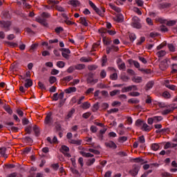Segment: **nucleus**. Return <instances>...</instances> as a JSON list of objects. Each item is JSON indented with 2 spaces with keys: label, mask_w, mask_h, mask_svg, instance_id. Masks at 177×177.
Returning <instances> with one entry per match:
<instances>
[{
  "label": "nucleus",
  "mask_w": 177,
  "mask_h": 177,
  "mask_svg": "<svg viewBox=\"0 0 177 177\" xmlns=\"http://www.w3.org/2000/svg\"><path fill=\"white\" fill-rule=\"evenodd\" d=\"M95 10V12H96V13L97 14V15H99V16H103V15H104V12H105V10H104V9H103L102 10V11H101L99 8H96L95 10Z\"/></svg>",
  "instance_id": "obj_35"
},
{
  "label": "nucleus",
  "mask_w": 177,
  "mask_h": 177,
  "mask_svg": "<svg viewBox=\"0 0 177 177\" xmlns=\"http://www.w3.org/2000/svg\"><path fill=\"white\" fill-rule=\"evenodd\" d=\"M94 74L92 73H89L88 74V77H87V84H91V85H95V84H97V82L99 81V80L97 79H93L94 77Z\"/></svg>",
  "instance_id": "obj_2"
},
{
  "label": "nucleus",
  "mask_w": 177,
  "mask_h": 177,
  "mask_svg": "<svg viewBox=\"0 0 177 177\" xmlns=\"http://www.w3.org/2000/svg\"><path fill=\"white\" fill-rule=\"evenodd\" d=\"M141 129H142L143 131H145L146 132H149L151 131V127L149 126L147 123L144 122Z\"/></svg>",
  "instance_id": "obj_17"
},
{
  "label": "nucleus",
  "mask_w": 177,
  "mask_h": 177,
  "mask_svg": "<svg viewBox=\"0 0 177 177\" xmlns=\"http://www.w3.org/2000/svg\"><path fill=\"white\" fill-rule=\"evenodd\" d=\"M107 75V73H106V71L102 70L100 73V78H106V76Z\"/></svg>",
  "instance_id": "obj_43"
},
{
  "label": "nucleus",
  "mask_w": 177,
  "mask_h": 177,
  "mask_svg": "<svg viewBox=\"0 0 177 177\" xmlns=\"http://www.w3.org/2000/svg\"><path fill=\"white\" fill-rule=\"evenodd\" d=\"M131 26L134 28H142V24H140V19L138 17H133L132 18Z\"/></svg>",
  "instance_id": "obj_1"
},
{
  "label": "nucleus",
  "mask_w": 177,
  "mask_h": 177,
  "mask_svg": "<svg viewBox=\"0 0 177 177\" xmlns=\"http://www.w3.org/2000/svg\"><path fill=\"white\" fill-rule=\"evenodd\" d=\"M55 8L58 10V12H66V10L64 8L59 6H55Z\"/></svg>",
  "instance_id": "obj_50"
},
{
  "label": "nucleus",
  "mask_w": 177,
  "mask_h": 177,
  "mask_svg": "<svg viewBox=\"0 0 177 177\" xmlns=\"http://www.w3.org/2000/svg\"><path fill=\"white\" fill-rule=\"evenodd\" d=\"M0 27H1V28H4L5 31H9L10 30L9 28L12 26V23L9 21H0Z\"/></svg>",
  "instance_id": "obj_3"
},
{
  "label": "nucleus",
  "mask_w": 177,
  "mask_h": 177,
  "mask_svg": "<svg viewBox=\"0 0 177 177\" xmlns=\"http://www.w3.org/2000/svg\"><path fill=\"white\" fill-rule=\"evenodd\" d=\"M66 66V63L63 61H58L57 62V66L59 67V68H63Z\"/></svg>",
  "instance_id": "obj_30"
},
{
  "label": "nucleus",
  "mask_w": 177,
  "mask_h": 177,
  "mask_svg": "<svg viewBox=\"0 0 177 177\" xmlns=\"http://www.w3.org/2000/svg\"><path fill=\"white\" fill-rule=\"evenodd\" d=\"M80 62H83L84 63H88L89 62H92V58L82 57L80 59Z\"/></svg>",
  "instance_id": "obj_45"
},
{
  "label": "nucleus",
  "mask_w": 177,
  "mask_h": 177,
  "mask_svg": "<svg viewBox=\"0 0 177 177\" xmlns=\"http://www.w3.org/2000/svg\"><path fill=\"white\" fill-rule=\"evenodd\" d=\"M95 161L96 159L95 158L88 159V161L86 162V165H87V167H91V165H93V164H95Z\"/></svg>",
  "instance_id": "obj_25"
},
{
  "label": "nucleus",
  "mask_w": 177,
  "mask_h": 177,
  "mask_svg": "<svg viewBox=\"0 0 177 177\" xmlns=\"http://www.w3.org/2000/svg\"><path fill=\"white\" fill-rule=\"evenodd\" d=\"M161 175H162V177H172L171 176V174L167 173V172L162 173Z\"/></svg>",
  "instance_id": "obj_64"
},
{
  "label": "nucleus",
  "mask_w": 177,
  "mask_h": 177,
  "mask_svg": "<svg viewBox=\"0 0 177 177\" xmlns=\"http://www.w3.org/2000/svg\"><path fill=\"white\" fill-rule=\"evenodd\" d=\"M131 80L133 82H135L136 84H140L142 82V77H133L131 78Z\"/></svg>",
  "instance_id": "obj_28"
},
{
  "label": "nucleus",
  "mask_w": 177,
  "mask_h": 177,
  "mask_svg": "<svg viewBox=\"0 0 177 177\" xmlns=\"http://www.w3.org/2000/svg\"><path fill=\"white\" fill-rule=\"evenodd\" d=\"M79 22L80 23V24H82L85 27H88V21H86V18L82 17H80Z\"/></svg>",
  "instance_id": "obj_15"
},
{
  "label": "nucleus",
  "mask_w": 177,
  "mask_h": 177,
  "mask_svg": "<svg viewBox=\"0 0 177 177\" xmlns=\"http://www.w3.org/2000/svg\"><path fill=\"white\" fill-rule=\"evenodd\" d=\"M153 118V122H159V121H162V117L161 116H154Z\"/></svg>",
  "instance_id": "obj_39"
},
{
  "label": "nucleus",
  "mask_w": 177,
  "mask_h": 177,
  "mask_svg": "<svg viewBox=\"0 0 177 177\" xmlns=\"http://www.w3.org/2000/svg\"><path fill=\"white\" fill-rule=\"evenodd\" d=\"M26 84H24L25 88H30V86H32V80L31 79H26Z\"/></svg>",
  "instance_id": "obj_24"
},
{
  "label": "nucleus",
  "mask_w": 177,
  "mask_h": 177,
  "mask_svg": "<svg viewBox=\"0 0 177 177\" xmlns=\"http://www.w3.org/2000/svg\"><path fill=\"white\" fill-rule=\"evenodd\" d=\"M110 79L113 81H115L118 79V74L117 73H114L112 75H110Z\"/></svg>",
  "instance_id": "obj_33"
},
{
  "label": "nucleus",
  "mask_w": 177,
  "mask_h": 177,
  "mask_svg": "<svg viewBox=\"0 0 177 177\" xmlns=\"http://www.w3.org/2000/svg\"><path fill=\"white\" fill-rule=\"evenodd\" d=\"M171 5L169 3H162L159 5L160 9H165L167 8H171Z\"/></svg>",
  "instance_id": "obj_18"
},
{
  "label": "nucleus",
  "mask_w": 177,
  "mask_h": 177,
  "mask_svg": "<svg viewBox=\"0 0 177 177\" xmlns=\"http://www.w3.org/2000/svg\"><path fill=\"white\" fill-rule=\"evenodd\" d=\"M65 93H73V92H77V88L73 86L69 87L64 90Z\"/></svg>",
  "instance_id": "obj_16"
},
{
  "label": "nucleus",
  "mask_w": 177,
  "mask_h": 177,
  "mask_svg": "<svg viewBox=\"0 0 177 177\" xmlns=\"http://www.w3.org/2000/svg\"><path fill=\"white\" fill-rule=\"evenodd\" d=\"M74 113H75V109H72L71 111H69L67 115L65 117V121H68V120H70V118L73 117Z\"/></svg>",
  "instance_id": "obj_10"
},
{
  "label": "nucleus",
  "mask_w": 177,
  "mask_h": 177,
  "mask_svg": "<svg viewBox=\"0 0 177 177\" xmlns=\"http://www.w3.org/2000/svg\"><path fill=\"white\" fill-rule=\"evenodd\" d=\"M146 41V38L145 37H142L140 39V41L137 42V45H141L142 42H145Z\"/></svg>",
  "instance_id": "obj_63"
},
{
  "label": "nucleus",
  "mask_w": 177,
  "mask_h": 177,
  "mask_svg": "<svg viewBox=\"0 0 177 177\" xmlns=\"http://www.w3.org/2000/svg\"><path fill=\"white\" fill-rule=\"evenodd\" d=\"M60 151L63 154H64V153H68V151H70V148H68V147H67L66 145H62L60 149Z\"/></svg>",
  "instance_id": "obj_19"
},
{
  "label": "nucleus",
  "mask_w": 177,
  "mask_h": 177,
  "mask_svg": "<svg viewBox=\"0 0 177 177\" xmlns=\"http://www.w3.org/2000/svg\"><path fill=\"white\" fill-rule=\"evenodd\" d=\"M4 109H5L6 111H7V113H8V114L12 115L13 113V111H12V109H10V106H5Z\"/></svg>",
  "instance_id": "obj_51"
},
{
  "label": "nucleus",
  "mask_w": 177,
  "mask_h": 177,
  "mask_svg": "<svg viewBox=\"0 0 177 177\" xmlns=\"http://www.w3.org/2000/svg\"><path fill=\"white\" fill-rule=\"evenodd\" d=\"M151 149L152 150H153V151H157V150L160 149V145H158V143H153L151 145Z\"/></svg>",
  "instance_id": "obj_29"
},
{
  "label": "nucleus",
  "mask_w": 177,
  "mask_h": 177,
  "mask_svg": "<svg viewBox=\"0 0 177 177\" xmlns=\"http://www.w3.org/2000/svg\"><path fill=\"white\" fill-rule=\"evenodd\" d=\"M75 70V66H70L67 69V73H68L69 74H71V73H73Z\"/></svg>",
  "instance_id": "obj_55"
},
{
  "label": "nucleus",
  "mask_w": 177,
  "mask_h": 177,
  "mask_svg": "<svg viewBox=\"0 0 177 177\" xmlns=\"http://www.w3.org/2000/svg\"><path fill=\"white\" fill-rule=\"evenodd\" d=\"M139 100L138 99H133V98H131V99H129L128 100V103H130L131 104H138V103H139Z\"/></svg>",
  "instance_id": "obj_31"
},
{
  "label": "nucleus",
  "mask_w": 177,
  "mask_h": 177,
  "mask_svg": "<svg viewBox=\"0 0 177 177\" xmlns=\"http://www.w3.org/2000/svg\"><path fill=\"white\" fill-rule=\"evenodd\" d=\"M68 4L73 6V8H77V6L81 5V3L78 0H71L68 1Z\"/></svg>",
  "instance_id": "obj_9"
},
{
  "label": "nucleus",
  "mask_w": 177,
  "mask_h": 177,
  "mask_svg": "<svg viewBox=\"0 0 177 177\" xmlns=\"http://www.w3.org/2000/svg\"><path fill=\"white\" fill-rule=\"evenodd\" d=\"M111 50H112V52H118V50H120V48H118V46H111L110 47Z\"/></svg>",
  "instance_id": "obj_48"
},
{
  "label": "nucleus",
  "mask_w": 177,
  "mask_h": 177,
  "mask_svg": "<svg viewBox=\"0 0 177 177\" xmlns=\"http://www.w3.org/2000/svg\"><path fill=\"white\" fill-rule=\"evenodd\" d=\"M145 124V121L138 119L137 120V121L136 122V127H138V128H141L142 127H143V124Z\"/></svg>",
  "instance_id": "obj_21"
},
{
  "label": "nucleus",
  "mask_w": 177,
  "mask_h": 177,
  "mask_svg": "<svg viewBox=\"0 0 177 177\" xmlns=\"http://www.w3.org/2000/svg\"><path fill=\"white\" fill-rule=\"evenodd\" d=\"M92 115V113L91 112H86L82 115L83 118H85L87 120V118H89Z\"/></svg>",
  "instance_id": "obj_52"
},
{
  "label": "nucleus",
  "mask_w": 177,
  "mask_h": 177,
  "mask_svg": "<svg viewBox=\"0 0 177 177\" xmlns=\"http://www.w3.org/2000/svg\"><path fill=\"white\" fill-rule=\"evenodd\" d=\"M105 146L109 149H117V145L113 141L105 142Z\"/></svg>",
  "instance_id": "obj_8"
},
{
  "label": "nucleus",
  "mask_w": 177,
  "mask_h": 177,
  "mask_svg": "<svg viewBox=\"0 0 177 177\" xmlns=\"http://www.w3.org/2000/svg\"><path fill=\"white\" fill-rule=\"evenodd\" d=\"M56 81H57V79L56 78V77L50 76L49 77V82H50V84H55V82H56Z\"/></svg>",
  "instance_id": "obj_40"
},
{
  "label": "nucleus",
  "mask_w": 177,
  "mask_h": 177,
  "mask_svg": "<svg viewBox=\"0 0 177 177\" xmlns=\"http://www.w3.org/2000/svg\"><path fill=\"white\" fill-rule=\"evenodd\" d=\"M109 6L113 9V10H115V12H117V13H121V8L114 6L112 3H109Z\"/></svg>",
  "instance_id": "obj_22"
},
{
  "label": "nucleus",
  "mask_w": 177,
  "mask_h": 177,
  "mask_svg": "<svg viewBox=\"0 0 177 177\" xmlns=\"http://www.w3.org/2000/svg\"><path fill=\"white\" fill-rule=\"evenodd\" d=\"M0 154L4 158H8V155L6 154V148H0Z\"/></svg>",
  "instance_id": "obj_23"
},
{
  "label": "nucleus",
  "mask_w": 177,
  "mask_h": 177,
  "mask_svg": "<svg viewBox=\"0 0 177 177\" xmlns=\"http://www.w3.org/2000/svg\"><path fill=\"white\" fill-rule=\"evenodd\" d=\"M88 151H90V153H93L94 154H96V155L100 154V151H99L98 150L91 149V148L88 149Z\"/></svg>",
  "instance_id": "obj_54"
},
{
  "label": "nucleus",
  "mask_w": 177,
  "mask_h": 177,
  "mask_svg": "<svg viewBox=\"0 0 177 177\" xmlns=\"http://www.w3.org/2000/svg\"><path fill=\"white\" fill-rule=\"evenodd\" d=\"M159 68L162 70V71H165L168 68V62L167 61H162L159 64Z\"/></svg>",
  "instance_id": "obj_5"
},
{
  "label": "nucleus",
  "mask_w": 177,
  "mask_h": 177,
  "mask_svg": "<svg viewBox=\"0 0 177 177\" xmlns=\"http://www.w3.org/2000/svg\"><path fill=\"white\" fill-rule=\"evenodd\" d=\"M118 93H120V90H114L110 92L111 96H115V95H118Z\"/></svg>",
  "instance_id": "obj_61"
},
{
  "label": "nucleus",
  "mask_w": 177,
  "mask_h": 177,
  "mask_svg": "<svg viewBox=\"0 0 177 177\" xmlns=\"http://www.w3.org/2000/svg\"><path fill=\"white\" fill-rule=\"evenodd\" d=\"M108 114H111L113 113H118V109L115 108V109H111L109 111H107Z\"/></svg>",
  "instance_id": "obj_59"
},
{
  "label": "nucleus",
  "mask_w": 177,
  "mask_h": 177,
  "mask_svg": "<svg viewBox=\"0 0 177 177\" xmlns=\"http://www.w3.org/2000/svg\"><path fill=\"white\" fill-rule=\"evenodd\" d=\"M165 55H167V52L165 50H160L156 53L158 57H164Z\"/></svg>",
  "instance_id": "obj_26"
},
{
  "label": "nucleus",
  "mask_w": 177,
  "mask_h": 177,
  "mask_svg": "<svg viewBox=\"0 0 177 177\" xmlns=\"http://www.w3.org/2000/svg\"><path fill=\"white\" fill-rule=\"evenodd\" d=\"M167 26H175L176 24V21H169L167 22Z\"/></svg>",
  "instance_id": "obj_56"
},
{
  "label": "nucleus",
  "mask_w": 177,
  "mask_h": 177,
  "mask_svg": "<svg viewBox=\"0 0 177 177\" xmlns=\"http://www.w3.org/2000/svg\"><path fill=\"white\" fill-rule=\"evenodd\" d=\"M167 48H169L170 52H175V50H176L175 46H174V44H168Z\"/></svg>",
  "instance_id": "obj_37"
},
{
  "label": "nucleus",
  "mask_w": 177,
  "mask_h": 177,
  "mask_svg": "<svg viewBox=\"0 0 177 177\" xmlns=\"http://www.w3.org/2000/svg\"><path fill=\"white\" fill-rule=\"evenodd\" d=\"M96 68H97V66H96V65H88V70H89V71H93L96 70Z\"/></svg>",
  "instance_id": "obj_44"
},
{
  "label": "nucleus",
  "mask_w": 177,
  "mask_h": 177,
  "mask_svg": "<svg viewBox=\"0 0 177 177\" xmlns=\"http://www.w3.org/2000/svg\"><path fill=\"white\" fill-rule=\"evenodd\" d=\"M32 127L31 126H27L26 129H25V131L26 132V133H28L30 135V133H31V129H32Z\"/></svg>",
  "instance_id": "obj_62"
},
{
  "label": "nucleus",
  "mask_w": 177,
  "mask_h": 177,
  "mask_svg": "<svg viewBox=\"0 0 177 177\" xmlns=\"http://www.w3.org/2000/svg\"><path fill=\"white\" fill-rule=\"evenodd\" d=\"M41 16V17H44V19H49V17H50V15L48 12H42Z\"/></svg>",
  "instance_id": "obj_58"
},
{
  "label": "nucleus",
  "mask_w": 177,
  "mask_h": 177,
  "mask_svg": "<svg viewBox=\"0 0 177 177\" xmlns=\"http://www.w3.org/2000/svg\"><path fill=\"white\" fill-rule=\"evenodd\" d=\"M36 21L44 26V27H48V22L44 19L37 18L36 19Z\"/></svg>",
  "instance_id": "obj_11"
},
{
  "label": "nucleus",
  "mask_w": 177,
  "mask_h": 177,
  "mask_svg": "<svg viewBox=\"0 0 177 177\" xmlns=\"http://www.w3.org/2000/svg\"><path fill=\"white\" fill-rule=\"evenodd\" d=\"M103 42L104 45H110V44H111V40L109 38L104 37Z\"/></svg>",
  "instance_id": "obj_34"
},
{
  "label": "nucleus",
  "mask_w": 177,
  "mask_h": 177,
  "mask_svg": "<svg viewBox=\"0 0 177 177\" xmlns=\"http://www.w3.org/2000/svg\"><path fill=\"white\" fill-rule=\"evenodd\" d=\"M139 71H141V73H143V74H150L151 73V69L139 68Z\"/></svg>",
  "instance_id": "obj_36"
},
{
  "label": "nucleus",
  "mask_w": 177,
  "mask_h": 177,
  "mask_svg": "<svg viewBox=\"0 0 177 177\" xmlns=\"http://www.w3.org/2000/svg\"><path fill=\"white\" fill-rule=\"evenodd\" d=\"M52 121H53L52 112H50L46 116L44 124H46V125H50V124H52Z\"/></svg>",
  "instance_id": "obj_4"
},
{
  "label": "nucleus",
  "mask_w": 177,
  "mask_h": 177,
  "mask_svg": "<svg viewBox=\"0 0 177 177\" xmlns=\"http://www.w3.org/2000/svg\"><path fill=\"white\" fill-rule=\"evenodd\" d=\"M129 38L130 41H131V42H133V41L136 39V35L133 33H131L129 35Z\"/></svg>",
  "instance_id": "obj_60"
},
{
  "label": "nucleus",
  "mask_w": 177,
  "mask_h": 177,
  "mask_svg": "<svg viewBox=\"0 0 177 177\" xmlns=\"http://www.w3.org/2000/svg\"><path fill=\"white\" fill-rule=\"evenodd\" d=\"M102 67L106 66V64L107 63V55H104L103 57H102Z\"/></svg>",
  "instance_id": "obj_41"
},
{
  "label": "nucleus",
  "mask_w": 177,
  "mask_h": 177,
  "mask_svg": "<svg viewBox=\"0 0 177 177\" xmlns=\"http://www.w3.org/2000/svg\"><path fill=\"white\" fill-rule=\"evenodd\" d=\"M80 154L82 156V157H86V158H92L93 157V154L91 153H86L85 151H80Z\"/></svg>",
  "instance_id": "obj_13"
},
{
  "label": "nucleus",
  "mask_w": 177,
  "mask_h": 177,
  "mask_svg": "<svg viewBox=\"0 0 177 177\" xmlns=\"http://www.w3.org/2000/svg\"><path fill=\"white\" fill-rule=\"evenodd\" d=\"M98 110H99V102H97L94 104V105L93 106L92 111H93V113H96V111H97Z\"/></svg>",
  "instance_id": "obj_32"
},
{
  "label": "nucleus",
  "mask_w": 177,
  "mask_h": 177,
  "mask_svg": "<svg viewBox=\"0 0 177 177\" xmlns=\"http://www.w3.org/2000/svg\"><path fill=\"white\" fill-rule=\"evenodd\" d=\"M113 19L117 23H122L124 21V17L122 14H118L115 17H113Z\"/></svg>",
  "instance_id": "obj_6"
},
{
  "label": "nucleus",
  "mask_w": 177,
  "mask_h": 177,
  "mask_svg": "<svg viewBox=\"0 0 177 177\" xmlns=\"http://www.w3.org/2000/svg\"><path fill=\"white\" fill-rule=\"evenodd\" d=\"M139 166L135 165L133 169L129 171L130 175H131V176H136V175H138V173L139 172Z\"/></svg>",
  "instance_id": "obj_7"
},
{
  "label": "nucleus",
  "mask_w": 177,
  "mask_h": 177,
  "mask_svg": "<svg viewBox=\"0 0 177 177\" xmlns=\"http://www.w3.org/2000/svg\"><path fill=\"white\" fill-rule=\"evenodd\" d=\"M81 107L83 108L84 110H86L91 107V104L88 102H85L81 105Z\"/></svg>",
  "instance_id": "obj_27"
},
{
  "label": "nucleus",
  "mask_w": 177,
  "mask_h": 177,
  "mask_svg": "<svg viewBox=\"0 0 177 177\" xmlns=\"http://www.w3.org/2000/svg\"><path fill=\"white\" fill-rule=\"evenodd\" d=\"M77 84H80V80L78 79L74 80L72 82H70L69 85H71V86H74V85H77Z\"/></svg>",
  "instance_id": "obj_53"
},
{
  "label": "nucleus",
  "mask_w": 177,
  "mask_h": 177,
  "mask_svg": "<svg viewBox=\"0 0 177 177\" xmlns=\"http://www.w3.org/2000/svg\"><path fill=\"white\" fill-rule=\"evenodd\" d=\"M38 86L42 91H46V87L45 86V84H44L42 82H39Z\"/></svg>",
  "instance_id": "obj_47"
},
{
  "label": "nucleus",
  "mask_w": 177,
  "mask_h": 177,
  "mask_svg": "<svg viewBox=\"0 0 177 177\" xmlns=\"http://www.w3.org/2000/svg\"><path fill=\"white\" fill-rule=\"evenodd\" d=\"M71 171L74 175H80V171L75 168L71 167Z\"/></svg>",
  "instance_id": "obj_57"
},
{
  "label": "nucleus",
  "mask_w": 177,
  "mask_h": 177,
  "mask_svg": "<svg viewBox=\"0 0 177 177\" xmlns=\"http://www.w3.org/2000/svg\"><path fill=\"white\" fill-rule=\"evenodd\" d=\"M172 74H176L177 73V64H174L172 65V71H171Z\"/></svg>",
  "instance_id": "obj_49"
},
{
  "label": "nucleus",
  "mask_w": 177,
  "mask_h": 177,
  "mask_svg": "<svg viewBox=\"0 0 177 177\" xmlns=\"http://www.w3.org/2000/svg\"><path fill=\"white\" fill-rule=\"evenodd\" d=\"M59 50L64 53H66L68 55H70L71 53V51H70V49L68 48H59Z\"/></svg>",
  "instance_id": "obj_46"
},
{
  "label": "nucleus",
  "mask_w": 177,
  "mask_h": 177,
  "mask_svg": "<svg viewBox=\"0 0 177 177\" xmlns=\"http://www.w3.org/2000/svg\"><path fill=\"white\" fill-rule=\"evenodd\" d=\"M100 45V43H99V42L93 44L92 48H91V52H95L96 48H97Z\"/></svg>",
  "instance_id": "obj_38"
},
{
  "label": "nucleus",
  "mask_w": 177,
  "mask_h": 177,
  "mask_svg": "<svg viewBox=\"0 0 177 177\" xmlns=\"http://www.w3.org/2000/svg\"><path fill=\"white\" fill-rule=\"evenodd\" d=\"M82 140H68V143H70L71 145H76L77 146H80L81 145L82 143Z\"/></svg>",
  "instance_id": "obj_12"
},
{
  "label": "nucleus",
  "mask_w": 177,
  "mask_h": 177,
  "mask_svg": "<svg viewBox=\"0 0 177 177\" xmlns=\"http://www.w3.org/2000/svg\"><path fill=\"white\" fill-rule=\"evenodd\" d=\"M153 85H154V82L153 81L149 82L145 87V91H149V89H151Z\"/></svg>",
  "instance_id": "obj_20"
},
{
  "label": "nucleus",
  "mask_w": 177,
  "mask_h": 177,
  "mask_svg": "<svg viewBox=\"0 0 177 177\" xmlns=\"http://www.w3.org/2000/svg\"><path fill=\"white\" fill-rule=\"evenodd\" d=\"M86 67V66L84 64H77L75 65V70H79V71L85 70Z\"/></svg>",
  "instance_id": "obj_14"
},
{
  "label": "nucleus",
  "mask_w": 177,
  "mask_h": 177,
  "mask_svg": "<svg viewBox=\"0 0 177 177\" xmlns=\"http://www.w3.org/2000/svg\"><path fill=\"white\" fill-rule=\"evenodd\" d=\"M162 96L165 97V99H169L171 97V94L168 91H165L162 93Z\"/></svg>",
  "instance_id": "obj_42"
}]
</instances>
